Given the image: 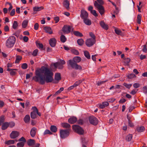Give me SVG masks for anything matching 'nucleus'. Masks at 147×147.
I'll use <instances>...</instances> for the list:
<instances>
[{
	"instance_id": "f257e3e1",
	"label": "nucleus",
	"mask_w": 147,
	"mask_h": 147,
	"mask_svg": "<svg viewBox=\"0 0 147 147\" xmlns=\"http://www.w3.org/2000/svg\"><path fill=\"white\" fill-rule=\"evenodd\" d=\"M35 74L36 76L33 77V80L41 85L45 84L46 82L48 83L53 81V73L50 68L47 67L43 66L35 70Z\"/></svg>"
},
{
	"instance_id": "f03ea898",
	"label": "nucleus",
	"mask_w": 147,
	"mask_h": 147,
	"mask_svg": "<svg viewBox=\"0 0 147 147\" xmlns=\"http://www.w3.org/2000/svg\"><path fill=\"white\" fill-rule=\"evenodd\" d=\"M81 60L80 57L78 56L74 57L73 60L69 59L67 62L68 67H70L76 70H82V67L80 65L77 63H79Z\"/></svg>"
},
{
	"instance_id": "7ed1b4c3",
	"label": "nucleus",
	"mask_w": 147,
	"mask_h": 147,
	"mask_svg": "<svg viewBox=\"0 0 147 147\" xmlns=\"http://www.w3.org/2000/svg\"><path fill=\"white\" fill-rule=\"evenodd\" d=\"M16 41V39L14 36H10L6 41L5 45L6 47L8 48L12 47L14 45Z\"/></svg>"
},
{
	"instance_id": "20e7f679",
	"label": "nucleus",
	"mask_w": 147,
	"mask_h": 147,
	"mask_svg": "<svg viewBox=\"0 0 147 147\" xmlns=\"http://www.w3.org/2000/svg\"><path fill=\"white\" fill-rule=\"evenodd\" d=\"M72 128L74 131L80 135H82L84 134V131L81 127L78 125H73Z\"/></svg>"
},
{
	"instance_id": "39448f33",
	"label": "nucleus",
	"mask_w": 147,
	"mask_h": 147,
	"mask_svg": "<svg viewBox=\"0 0 147 147\" xmlns=\"http://www.w3.org/2000/svg\"><path fill=\"white\" fill-rule=\"evenodd\" d=\"M94 5L95 7L98 9L99 13L101 15L103 14L104 13V9L103 6L99 5L96 1H94Z\"/></svg>"
},
{
	"instance_id": "423d86ee",
	"label": "nucleus",
	"mask_w": 147,
	"mask_h": 147,
	"mask_svg": "<svg viewBox=\"0 0 147 147\" xmlns=\"http://www.w3.org/2000/svg\"><path fill=\"white\" fill-rule=\"evenodd\" d=\"M60 136L61 138H64L69 135V131L68 130L60 129Z\"/></svg>"
},
{
	"instance_id": "0eeeda50",
	"label": "nucleus",
	"mask_w": 147,
	"mask_h": 147,
	"mask_svg": "<svg viewBox=\"0 0 147 147\" xmlns=\"http://www.w3.org/2000/svg\"><path fill=\"white\" fill-rule=\"evenodd\" d=\"M72 28L71 26L66 25H64L62 28V30L64 33L67 34L70 33L71 29L72 31L73 30V29Z\"/></svg>"
},
{
	"instance_id": "6e6552de",
	"label": "nucleus",
	"mask_w": 147,
	"mask_h": 147,
	"mask_svg": "<svg viewBox=\"0 0 147 147\" xmlns=\"http://www.w3.org/2000/svg\"><path fill=\"white\" fill-rule=\"evenodd\" d=\"M95 39H92V38H90L86 40L85 44L87 47H90L93 46L95 43Z\"/></svg>"
},
{
	"instance_id": "1a4fd4ad",
	"label": "nucleus",
	"mask_w": 147,
	"mask_h": 147,
	"mask_svg": "<svg viewBox=\"0 0 147 147\" xmlns=\"http://www.w3.org/2000/svg\"><path fill=\"white\" fill-rule=\"evenodd\" d=\"M89 121L90 124L94 125H97L98 123V119L94 116L90 117L89 118Z\"/></svg>"
},
{
	"instance_id": "9d476101",
	"label": "nucleus",
	"mask_w": 147,
	"mask_h": 147,
	"mask_svg": "<svg viewBox=\"0 0 147 147\" xmlns=\"http://www.w3.org/2000/svg\"><path fill=\"white\" fill-rule=\"evenodd\" d=\"M80 17L82 20L87 18H88V14L84 9H82L81 10Z\"/></svg>"
},
{
	"instance_id": "9b49d317",
	"label": "nucleus",
	"mask_w": 147,
	"mask_h": 147,
	"mask_svg": "<svg viewBox=\"0 0 147 147\" xmlns=\"http://www.w3.org/2000/svg\"><path fill=\"white\" fill-rule=\"evenodd\" d=\"M32 109L33 111L31 113V117L32 119H34L37 117V115L36 112L37 111V109L36 107H32Z\"/></svg>"
},
{
	"instance_id": "f8f14e48",
	"label": "nucleus",
	"mask_w": 147,
	"mask_h": 147,
	"mask_svg": "<svg viewBox=\"0 0 147 147\" xmlns=\"http://www.w3.org/2000/svg\"><path fill=\"white\" fill-rule=\"evenodd\" d=\"M49 43L52 47H55L57 42L56 40L54 38H51L49 40Z\"/></svg>"
},
{
	"instance_id": "ddd939ff",
	"label": "nucleus",
	"mask_w": 147,
	"mask_h": 147,
	"mask_svg": "<svg viewBox=\"0 0 147 147\" xmlns=\"http://www.w3.org/2000/svg\"><path fill=\"white\" fill-rule=\"evenodd\" d=\"M19 134V132L16 131H13L10 134V137L12 139H14L18 137Z\"/></svg>"
},
{
	"instance_id": "4468645a",
	"label": "nucleus",
	"mask_w": 147,
	"mask_h": 147,
	"mask_svg": "<svg viewBox=\"0 0 147 147\" xmlns=\"http://www.w3.org/2000/svg\"><path fill=\"white\" fill-rule=\"evenodd\" d=\"M63 4V7L67 10H68L69 9L70 3L68 0H64Z\"/></svg>"
},
{
	"instance_id": "2eb2a0df",
	"label": "nucleus",
	"mask_w": 147,
	"mask_h": 147,
	"mask_svg": "<svg viewBox=\"0 0 147 147\" xmlns=\"http://www.w3.org/2000/svg\"><path fill=\"white\" fill-rule=\"evenodd\" d=\"M53 65L56 68H58L59 69H62L63 68V66L59 62H57L54 63Z\"/></svg>"
},
{
	"instance_id": "dca6fc26",
	"label": "nucleus",
	"mask_w": 147,
	"mask_h": 147,
	"mask_svg": "<svg viewBox=\"0 0 147 147\" xmlns=\"http://www.w3.org/2000/svg\"><path fill=\"white\" fill-rule=\"evenodd\" d=\"M100 24L101 27L105 30H107L108 29V25L106 24L104 21H102L100 22Z\"/></svg>"
},
{
	"instance_id": "f3484780",
	"label": "nucleus",
	"mask_w": 147,
	"mask_h": 147,
	"mask_svg": "<svg viewBox=\"0 0 147 147\" xmlns=\"http://www.w3.org/2000/svg\"><path fill=\"white\" fill-rule=\"evenodd\" d=\"M7 70L9 71L10 74L11 76H14L15 75L16 73V72L15 70H17V69H10L9 68H7Z\"/></svg>"
},
{
	"instance_id": "a211bd4d",
	"label": "nucleus",
	"mask_w": 147,
	"mask_h": 147,
	"mask_svg": "<svg viewBox=\"0 0 147 147\" xmlns=\"http://www.w3.org/2000/svg\"><path fill=\"white\" fill-rule=\"evenodd\" d=\"M44 29L47 33H48L49 34H52L53 33V31L51 28L50 27H44Z\"/></svg>"
},
{
	"instance_id": "6ab92c4d",
	"label": "nucleus",
	"mask_w": 147,
	"mask_h": 147,
	"mask_svg": "<svg viewBox=\"0 0 147 147\" xmlns=\"http://www.w3.org/2000/svg\"><path fill=\"white\" fill-rule=\"evenodd\" d=\"M36 129L35 127H33L32 128L30 132V134L31 136L32 137H34L35 136L36 133Z\"/></svg>"
},
{
	"instance_id": "aec40b11",
	"label": "nucleus",
	"mask_w": 147,
	"mask_h": 147,
	"mask_svg": "<svg viewBox=\"0 0 147 147\" xmlns=\"http://www.w3.org/2000/svg\"><path fill=\"white\" fill-rule=\"evenodd\" d=\"M109 105L108 102H103L102 104L98 105L99 107L101 109H103L105 107L108 106Z\"/></svg>"
},
{
	"instance_id": "412c9836",
	"label": "nucleus",
	"mask_w": 147,
	"mask_h": 147,
	"mask_svg": "<svg viewBox=\"0 0 147 147\" xmlns=\"http://www.w3.org/2000/svg\"><path fill=\"white\" fill-rule=\"evenodd\" d=\"M77 121V119L75 117H72L69 119L68 122L71 124L75 123Z\"/></svg>"
},
{
	"instance_id": "4be33fe9",
	"label": "nucleus",
	"mask_w": 147,
	"mask_h": 147,
	"mask_svg": "<svg viewBox=\"0 0 147 147\" xmlns=\"http://www.w3.org/2000/svg\"><path fill=\"white\" fill-rule=\"evenodd\" d=\"M84 23L86 25L90 26L91 24V21L88 18L83 20Z\"/></svg>"
},
{
	"instance_id": "5701e85b",
	"label": "nucleus",
	"mask_w": 147,
	"mask_h": 147,
	"mask_svg": "<svg viewBox=\"0 0 147 147\" xmlns=\"http://www.w3.org/2000/svg\"><path fill=\"white\" fill-rule=\"evenodd\" d=\"M1 125L2 129L3 130H5L9 126V122H4Z\"/></svg>"
},
{
	"instance_id": "b1692460",
	"label": "nucleus",
	"mask_w": 147,
	"mask_h": 147,
	"mask_svg": "<svg viewBox=\"0 0 147 147\" xmlns=\"http://www.w3.org/2000/svg\"><path fill=\"white\" fill-rule=\"evenodd\" d=\"M44 9V7L43 6H36L33 8V11H36L37 12L40 11Z\"/></svg>"
},
{
	"instance_id": "393cba45",
	"label": "nucleus",
	"mask_w": 147,
	"mask_h": 147,
	"mask_svg": "<svg viewBox=\"0 0 147 147\" xmlns=\"http://www.w3.org/2000/svg\"><path fill=\"white\" fill-rule=\"evenodd\" d=\"M28 145L30 146H32L34 145L35 143V141L34 140L30 139L27 142Z\"/></svg>"
},
{
	"instance_id": "a878e982",
	"label": "nucleus",
	"mask_w": 147,
	"mask_h": 147,
	"mask_svg": "<svg viewBox=\"0 0 147 147\" xmlns=\"http://www.w3.org/2000/svg\"><path fill=\"white\" fill-rule=\"evenodd\" d=\"M22 57L21 56L17 55L16 56V59L15 61V63H19L20 61L22 59Z\"/></svg>"
},
{
	"instance_id": "bb28decb",
	"label": "nucleus",
	"mask_w": 147,
	"mask_h": 147,
	"mask_svg": "<svg viewBox=\"0 0 147 147\" xmlns=\"http://www.w3.org/2000/svg\"><path fill=\"white\" fill-rule=\"evenodd\" d=\"M74 34L77 36L82 37L83 36L82 34L78 31H74L73 32Z\"/></svg>"
},
{
	"instance_id": "cd10ccee",
	"label": "nucleus",
	"mask_w": 147,
	"mask_h": 147,
	"mask_svg": "<svg viewBox=\"0 0 147 147\" xmlns=\"http://www.w3.org/2000/svg\"><path fill=\"white\" fill-rule=\"evenodd\" d=\"M61 125L62 126V127L64 128H69L70 127V125L67 123H61Z\"/></svg>"
},
{
	"instance_id": "c85d7f7f",
	"label": "nucleus",
	"mask_w": 147,
	"mask_h": 147,
	"mask_svg": "<svg viewBox=\"0 0 147 147\" xmlns=\"http://www.w3.org/2000/svg\"><path fill=\"white\" fill-rule=\"evenodd\" d=\"M28 21V20H24L23 21L22 24V27L23 28H25L27 26Z\"/></svg>"
},
{
	"instance_id": "c756f323",
	"label": "nucleus",
	"mask_w": 147,
	"mask_h": 147,
	"mask_svg": "<svg viewBox=\"0 0 147 147\" xmlns=\"http://www.w3.org/2000/svg\"><path fill=\"white\" fill-rule=\"evenodd\" d=\"M55 79L56 80L59 81L61 79V74L60 73H57L56 74Z\"/></svg>"
},
{
	"instance_id": "7c9ffc66",
	"label": "nucleus",
	"mask_w": 147,
	"mask_h": 147,
	"mask_svg": "<svg viewBox=\"0 0 147 147\" xmlns=\"http://www.w3.org/2000/svg\"><path fill=\"white\" fill-rule=\"evenodd\" d=\"M30 117L29 115H26L24 118V120L26 123H28L30 120Z\"/></svg>"
},
{
	"instance_id": "2f4dec72",
	"label": "nucleus",
	"mask_w": 147,
	"mask_h": 147,
	"mask_svg": "<svg viewBox=\"0 0 147 147\" xmlns=\"http://www.w3.org/2000/svg\"><path fill=\"white\" fill-rule=\"evenodd\" d=\"M132 135L131 134H129L127 135L125 137V140L127 141H130L132 138Z\"/></svg>"
},
{
	"instance_id": "473e14b6",
	"label": "nucleus",
	"mask_w": 147,
	"mask_h": 147,
	"mask_svg": "<svg viewBox=\"0 0 147 147\" xmlns=\"http://www.w3.org/2000/svg\"><path fill=\"white\" fill-rule=\"evenodd\" d=\"M124 59V63L126 65H128L131 60L129 58H125Z\"/></svg>"
},
{
	"instance_id": "72a5a7b5",
	"label": "nucleus",
	"mask_w": 147,
	"mask_h": 147,
	"mask_svg": "<svg viewBox=\"0 0 147 147\" xmlns=\"http://www.w3.org/2000/svg\"><path fill=\"white\" fill-rule=\"evenodd\" d=\"M77 42L78 45L80 46H82L84 43V41L82 38L78 39Z\"/></svg>"
},
{
	"instance_id": "f704fd0d",
	"label": "nucleus",
	"mask_w": 147,
	"mask_h": 147,
	"mask_svg": "<svg viewBox=\"0 0 147 147\" xmlns=\"http://www.w3.org/2000/svg\"><path fill=\"white\" fill-rule=\"evenodd\" d=\"M138 131L141 132L145 130V128L143 126L138 127L136 129Z\"/></svg>"
},
{
	"instance_id": "c9c22d12",
	"label": "nucleus",
	"mask_w": 147,
	"mask_h": 147,
	"mask_svg": "<svg viewBox=\"0 0 147 147\" xmlns=\"http://www.w3.org/2000/svg\"><path fill=\"white\" fill-rule=\"evenodd\" d=\"M84 55L85 57L88 59H90V56L89 53L87 51H85L84 52Z\"/></svg>"
},
{
	"instance_id": "e433bc0d",
	"label": "nucleus",
	"mask_w": 147,
	"mask_h": 147,
	"mask_svg": "<svg viewBox=\"0 0 147 147\" xmlns=\"http://www.w3.org/2000/svg\"><path fill=\"white\" fill-rule=\"evenodd\" d=\"M66 38L64 35H62L61 36L60 40L62 42L64 43L66 41Z\"/></svg>"
},
{
	"instance_id": "4c0bfd02",
	"label": "nucleus",
	"mask_w": 147,
	"mask_h": 147,
	"mask_svg": "<svg viewBox=\"0 0 147 147\" xmlns=\"http://www.w3.org/2000/svg\"><path fill=\"white\" fill-rule=\"evenodd\" d=\"M51 131L53 132H55L57 131V128L54 125H52L51 127Z\"/></svg>"
},
{
	"instance_id": "58836bf2",
	"label": "nucleus",
	"mask_w": 147,
	"mask_h": 147,
	"mask_svg": "<svg viewBox=\"0 0 147 147\" xmlns=\"http://www.w3.org/2000/svg\"><path fill=\"white\" fill-rule=\"evenodd\" d=\"M5 119L4 116V115H2L0 117V125H1L4 123L5 121Z\"/></svg>"
},
{
	"instance_id": "ea45409f",
	"label": "nucleus",
	"mask_w": 147,
	"mask_h": 147,
	"mask_svg": "<svg viewBox=\"0 0 147 147\" xmlns=\"http://www.w3.org/2000/svg\"><path fill=\"white\" fill-rule=\"evenodd\" d=\"M18 26V23L16 21H14L13 22V23L12 26L13 28L14 29H16Z\"/></svg>"
},
{
	"instance_id": "a19ab883",
	"label": "nucleus",
	"mask_w": 147,
	"mask_h": 147,
	"mask_svg": "<svg viewBox=\"0 0 147 147\" xmlns=\"http://www.w3.org/2000/svg\"><path fill=\"white\" fill-rule=\"evenodd\" d=\"M141 15H138L137 16V22L138 24H141Z\"/></svg>"
},
{
	"instance_id": "79ce46f5",
	"label": "nucleus",
	"mask_w": 147,
	"mask_h": 147,
	"mask_svg": "<svg viewBox=\"0 0 147 147\" xmlns=\"http://www.w3.org/2000/svg\"><path fill=\"white\" fill-rule=\"evenodd\" d=\"M136 76L133 74H128L127 76V77L128 79H131L134 78H135Z\"/></svg>"
},
{
	"instance_id": "37998d69",
	"label": "nucleus",
	"mask_w": 147,
	"mask_h": 147,
	"mask_svg": "<svg viewBox=\"0 0 147 147\" xmlns=\"http://www.w3.org/2000/svg\"><path fill=\"white\" fill-rule=\"evenodd\" d=\"M82 81H83L82 80H79L76 81L74 83V87H76L78 86L79 84H80L82 82Z\"/></svg>"
},
{
	"instance_id": "c03bdc74",
	"label": "nucleus",
	"mask_w": 147,
	"mask_h": 147,
	"mask_svg": "<svg viewBox=\"0 0 147 147\" xmlns=\"http://www.w3.org/2000/svg\"><path fill=\"white\" fill-rule=\"evenodd\" d=\"M14 141L13 140H10L7 141L5 142V144L8 145L11 144H13L14 143Z\"/></svg>"
},
{
	"instance_id": "a18cd8bd",
	"label": "nucleus",
	"mask_w": 147,
	"mask_h": 147,
	"mask_svg": "<svg viewBox=\"0 0 147 147\" xmlns=\"http://www.w3.org/2000/svg\"><path fill=\"white\" fill-rule=\"evenodd\" d=\"M115 33L118 35H120L122 33V31L117 28H115Z\"/></svg>"
},
{
	"instance_id": "49530a36",
	"label": "nucleus",
	"mask_w": 147,
	"mask_h": 147,
	"mask_svg": "<svg viewBox=\"0 0 147 147\" xmlns=\"http://www.w3.org/2000/svg\"><path fill=\"white\" fill-rule=\"evenodd\" d=\"M64 90V88L63 87H61L60 88L59 90L57 91L55 94L54 95L56 96L58 94L60 93L62 91Z\"/></svg>"
},
{
	"instance_id": "de8ad7c7",
	"label": "nucleus",
	"mask_w": 147,
	"mask_h": 147,
	"mask_svg": "<svg viewBox=\"0 0 147 147\" xmlns=\"http://www.w3.org/2000/svg\"><path fill=\"white\" fill-rule=\"evenodd\" d=\"M24 142H20L17 144V147H23L24 145Z\"/></svg>"
},
{
	"instance_id": "09e8293b",
	"label": "nucleus",
	"mask_w": 147,
	"mask_h": 147,
	"mask_svg": "<svg viewBox=\"0 0 147 147\" xmlns=\"http://www.w3.org/2000/svg\"><path fill=\"white\" fill-rule=\"evenodd\" d=\"M123 85L125 86L127 88L129 89L132 86L131 84H128L126 83H124L123 84Z\"/></svg>"
},
{
	"instance_id": "8fccbe9b",
	"label": "nucleus",
	"mask_w": 147,
	"mask_h": 147,
	"mask_svg": "<svg viewBox=\"0 0 147 147\" xmlns=\"http://www.w3.org/2000/svg\"><path fill=\"white\" fill-rule=\"evenodd\" d=\"M21 67L23 69H26L28 67L27 64L26 63H24L22 65Z\"/></svg>"
},
{
	"instance_id": "3c124183",
	"label": "nucleus",
	"mask_w": 147,
	"mask_h": 147,
	"mask_svg": "<svg viewBox=\"0 0 147 147\" xmlns=\"http://www.w3.org/2000/svg\"><path fill=\"white\" fill-rule=\"evenodd\" d=\"M9 126L10 127L12 128L15 125V123L13 121L9 122Z\"/></svg>"
},
{
	"instance_id": "603ef678",
	"label": "nucleus",
	"mask_w": 147,
	"mask_h": 147,
	"mask_svg": "<svg viewBox=\"0 0 147 147\" xmlns=\"http://www.w3.org/2000/svg\"><path fill=\"white\" fill-rule=\"evenodd\" d=\"M38 51V50L37 49L34 50L32 54V55L34 56H36L37 54Z\"/></svg>"
},
{
	"instance_id": "864d4df0",
	"label": "nucleus",
	"mask_w": 147,
	"mask_h": 147,
	"mask_svg": "<svg viewBox=\"0 0 147 147\" xmlns=\"http://www.w3.org/2000/svg\"><path fill=\"white\" fill-rule=\"evenodd\" d=\"M18 141H22L21 142H24V143H25L26 142V141L25 138L23 137H22V138L19 139Z\"/></svg>"
},
{
	"instance_id": "5fc2aeb1",
	"label": "nucleus",
	"mask_w": 147,
	"mask_h": 147,
	"mask_svg": "<svg viewBox=\"0 0 147 147\" xmlns=\"http://www.w3.org/2000/svg\"><path fill=\"white\" fill-rule=\"evenodd\" d=\"M92 14H93L94 16L95 17H97L98 16V14L97 13L96 11L94 10H93L92 11H91L90 12Z\"/></svg>"
},
{
	"instance_id": "6e6d98bb",
	"label": "nucleus",
	"mask_w": 147,
	"mask_h": 147,
	"mask_svg": "<svg viewBox=\"0 0 147 147\" xmlns=\"http://www.w3.org/2000/svg\"><path fill=\"white\" fill-rule=\"evenodd\" d=\"M33 75L32 73L31 72L29 74H27L26 76V79H29L30 77H31Z\"/></svg>"
},
{
	"instance_id": "4d7b16f0",
	"label": "nucleus",
	"mask_w": 147,
	"mask_h": 147,
	"mask_svg": "<svg viewBox=\"0 0 147 147\" xmlns=\"http://www.w3.org/2000/svg\"><path fill=\"white\" fill-rule=\"evenodd\" d=\"M51 134L52 133L50 131V130L47 129L45 130L44 133V135H46L47 134Z\"/></svg>"
},
{
	"instance_id": "13d9d810",
	"label": "nucleus",
	"mask_w": 147,
	"mask_h": 147,
	"mask_svg": "<svg viewBox=\"0 0 147 147\" xmlns=\"http://www.w3.org/2000/svg\"><path fill=\"white\" fill-rule=\"evenodd\" d=\"M72 53H74V54L76 55H78L79 54V52L78 51H77V50H75V49L73 50L72 51Z\"/></svg>"
},
{
	"instance_id": "bf43d9fd",
	"label": "nucleus",
	"mask_w": 147,
	"mask_h": 147,
	"mask_svg": "<svg viewBox=\"0 0 147 147\" xmlns=\"http://www.w3.org/2000/svg\"><path fill=\"white\" fill-rule=\"evenodd\" d=\"M6 4H8L9 5V7L8 8V11H10L13 8V6H12V4H11V3L8 2H7L6 3Z\"/></svg>"
},
{
	"instance_id": "052dcab7",
	"label": "nucleus",
	"mask_w": 147,
	"mask_h": 147,
	"mask_svg": "<svg viewBox=\"0 0 147 147\" xmlns=\"http://www.w3.org/2000/svg\"><path fill=\"white\" fill-rule=\"evenodd\" d=\"M37 46L39 48L42 49L43 48V45L42 43H36Z\"/></svg>"
},
{
	"instance_id": "680f3d73",
	"label": "nucleus",
	"mask_w": 147,
	"mask_h": 147,
	"mask_svg": "<svg viewBox=\"0 0 147 147\" xmlns=\"http://www.w3.org/2000/svg\"><path fill=\"white\" fill-rule=\"evenodd\" d=\"M108 80H105V81H102L100 82H98L97 83V84L98 86H99L101 84H103V83L106 82H107Z\"/></svg>"
},
{
	"instance_id": "e2e57ef3",
	"label": "nucleus",
	"mask_w": 147,
	"mask_h": 147,
	"mask_svg": "<svg viewBox=\"0 0 147 147\" xmlns=\"http://www.w3.org/2000/svg\"><path fill=\"white\" fill-rule=\"evenodd\" d=\"M54 20L55 21V23H58L59 20V17L56 16L54 18Z\"/></svg>"
},
{
	"instance_id": "0e129e2a",
	"label": "nucleus",
	"mask_w": 147,
	"mask_h": 147,
	"mask_svg": "<svg viewBox=\"0 0 147 147\" xmlns=\"http://www.w3.org/2000/svg\"><path fill=\"white\" fill-rule=\"evenodd\" d=\"M4 30L5 32H7L9 31V28L7 25H6L4 26Z\"/></svg>"
},
{
	"instance_id": "69168bd1",
	"label": "nucleus",
	"mask_w": 147,
	"mask_h": 147,
	"mask_svg": "<svg viewBox=\"0 0 147 147\" xmlns=\"http://www.w3.org/2000/svg\"><path fill=\"white\" fill-rule=\"evenodd\" d=\"M39 25L38 23H36L34 25V28L35 30H37L38 29Z\"/></svg>"
},
{
	"instance_id": "338daca9",
	"label": "nucleus",
	"mask_w": 147,
	"mask_h": 147,
	"mask_svg": "<svg viewBox=\"0 0 147 147\" xmlns=\"http://www.w3.org/2000/svg\"><path fill=\"white\" fill-rule=\"evenodd\" d=\"M15 13V9H13L11 11L10 13V15L11 16H13L14 15Z\"/></svg>"
},
{
	"instance_id": "774afa93",
	"label": "nucleus",
	"mask_w": 147,
	"mask_h": 147,
	"mask_svg": "<svg viewBox=\"0 0 147 147\" xmlns=\"http://www.w3.org/2000/svg\"><path fill=\"white\" fill-rule=\"evenodd\" d=\"M143 90L145 94L147 93V87L146 86H145L143 87Z\"/></svg>"
}]
</instances>
